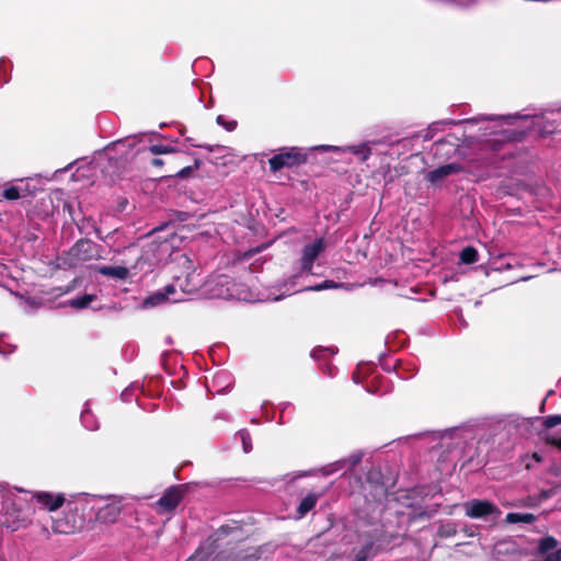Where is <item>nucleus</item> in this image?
Wrapping results in <instances>:
<instances>
[{
  "instance_id": "f257e3e1",
  "label": "nucleus",
  "mask_w": 561,
  "mask_h": 561,
  "mask_svg": "<svg viewBox=\"0 0 561 561\" xmlns=\"http://www.w3.org/2000/svg\"><path fill=\"white\" fill-rule=\"evenodd\" d=\"M118 495H95L81 493L77 496L78 503H84L101 523H114L119 516L123 505Z\"/></svg>"
},
{
  "instance_id": "f03ea898",
  "label": "nucleus",
  "mask_w": 561,
  "mask_h": 561,
  "mask_svg": "<svg viewBox=\"0 0 561 561\" xmlns=\"http://www.w3.org/2000/svg\"><path fill=\"white\" fill-rule=\"evenodd\" d=\"M561 108H547L545 112L537 114H524L518 113L512 115H504V119L508 125H516L518 121L525 122V129H522L527 134V130L536 129L541 136L553 134L557 129L554 121H550L546 117L547 113L559 112Z\"/></svg>"
},
{
  "instance_id": "7ed1b4c3",
  "label": "nucleus",
  "mask_w": 561,
  "mask_h": 561,
  "mask_svg": "<svg viewBox=\"0 0 561 561\" xmlns=\"http://www.w3.org/2000/svg\"><path fill=\"white\" fill-rule=\"evenodd\" d=\"M503 117L504 116H480L469 118L466 121V123L477 124L479 122H488V126H485L484 128L480 127V130H483V136L502 135L503 139L506 140H522L526 136V133L514 128H503L504 125L510 126L504 119H502Z\"/></svg>"
},
{
  "instance_id": "20e7f679",
  "label": "nucleus",
  "mask_w": 561,
  "mask_h": 561,
  "mask_svg": "<svg viewBox=\"0 0 561 561\" xmlns=\"http://www.w3.org/2000/svg\"><path fill=\"white\" fill-rule=\"evenodd\" d=\"M228 534V526H222L218 529L217 538L211 543L201 546L196 552L186 561H255L257 559L256 550L250 549L240 551L237 556L229 559L221 556L213 557V551H209L211 545L219 539L221 535Z\"/></svg>"
},
{
  "instance_id": "39448f33",
  "label": "nucleus",
  "mask_w": 561,
  "mask_h": 561,
  "mask_svg": "<svg viewBox=\"0 0 561 561\" xmlns=\"http://www.w3.org/2000/svg\"><path fill=\"white\" fill-rule=\"evenodd\" d=\"M327 242L323 238H317L311 243L306 244L301 250V257L299 261V270L296 275L290 278L294 284V279L302 275H314L313 265L316 260L324 252Z\"/></svg>"
},
{
  "instance_id": "423d86ee",
  "label": "nucleus",
  "mask_w": 561,
  "mask_h": 561,
  "mask_svg": "<svg viewBox=\"0 0 561 561\" xmlns=\"http://www.w3.org/2000/svg\"><path fill=\"white\" fill-rule=\"evenodd\" d=\"M462 508L466 516L473 519L495 523L501 516V510L489 500H469L462 504Z\"/></svg>"
},
{
  "instance_id": "0eeeda50",
  "label": "nucleus",
  "mask_w": 561,
  "mask_h": 561,
  "mask_svg": "<svg viewBox=\"0 0 561 561\" xmlns=\"http://www.w3.org/2000/svg\"><path fill=\"white\" fill-rule=\"evenodd\" d=\"M307 154L300 148L291 147L280 150L268 160L270 168L273 172L279 171L284 168H293L305 163Z\"/></svg>"
},
{
  "instance_id": "6e6552de",
  "label": "nucleus",
  "mask_w": 561,
  "mask_h": 561,
  "mask_svg": "<svg viewBox=\"0 0 561 561\" xmlns=\"http://www.w3.org/2000/svg\"><path fill=\"white\" fill-rule=\"evenodd\" d=\"M183 497V491L180 486H171L165 490L163 495L154 503V510L158 514L171 513L179 505Z\"/></svg>"
},
{
  "instance_id": "1a4fd4ad",
  "label": "nucleus",
  "mask_w": 561,
  "mask_h": 561,
  "mask_svg": "<svg viewBox=\"0 0 561 561\" xmlns=\"http://www.w3.org/2000/svg\"><path fill=\"white\" fill-rule=\"evenodd\" d=\"M462 170L463 168L460 163L451 162L426 172L424 179L433 186H442L448 176L458 174Z\"/></svg>"
},
{
  "instance_id": "9d476101",
  "label": "nucleus",
  "mask_w": 561,
  "mask_h": 561,
  "mask_svg": "<svg viewBox=\"0 0 561 561\" xmlns=\"http://www.w3.org/2000/svg\"><path fill=\"white\" fill-rule=\"evenodd\" d=\"M558 541L551 536L539 539L537 557L533 561H561V548L557 549Z\"/></svg>"
},
{
  "instance_id": "9b49d317",
  "label": "nucleus",
  "mask_w": 561,
  "mask_h": 561,
  "mask_svg": "<svg viewBox=\"0 0 561 561\" xmlns=\"http://www.w3.org/2000/svg\"><path fill=\"white\" fill-rule=\"evenodd\" d=\"M184 300V291L176 295V285L169 284L162 290H158L147 297L144 301L145 307H154L163 302H178Z\"/></svg>"
},
{
  "instance_id": "f8f14e48",
  "label": "nucleus",
  "mask_w": 561,
  "mask_h": 561,
  "mask_svg": "<svg viewBox=\"0 0 561 561\" xmlns=\"http://www.w3.org/2000/svg\"><path fill=\"white\" fill-rule=\"evenodd\" d=\"M314 150L320 151H334V152H351L359 158L360 161H366L371 154V148L369 142H362L358 145L345 146V147H336L329 145H321L313 148Z\"/></svg>"
},
{
  "instance_id": "ddd939ff",
  "label": "nucleus",
  "mask_w": 561,
  "mask_h": 561,
  "mask_svg": "<svg viewBox=\"0 0 561 561\" xmlns=\"http://www.w3.org/2000/svg\"><path fill=\"white\" fill-rule=\"evenodd\" d=\"M362 459H363V453L355 451V453L351 454L347 458H343V459L336 460L332 463L324 466L321 469V472L323 476H330V474L335 473L343 469L352 470L354 467H356L362 461Z\"/></svg>"
},
{
  "instance_id": "4468645a",
  "label": "nucleus",
  "mask_w": 561,
  "mask_h": 561,
  "mask_svg": "<svg viewBox=\"0 0 561 561\" xmlns=\"http://www.w3.org/2000/svg\"><path fill=\"white\" fill-rule=\"evenodd\" d=\"M34 193L27 181L19 180L15 183H9L2 191L1 196L8 201H16Z\"/></svg>"
},
{
  "instance_id": "2eb2a0df",
  "label": "nucleus",
  "mask_w": 561,
  "mask_h": 561,
  "mask_svg": "<svg viewBox=\"0 0 561 561\" xmlns=\"http://www.w3.org/2000/svg\"><path fill=\"white\" fill-rule=\"evenodd\" d=\"M390 541L378 537L376 540L365 543L355 554L354 561H367L377 556L389 546Z\"/></svg>"
},
{
  "instance_id": "dca6fc26",
  "label": "nucleus",
  "mask_w": 561,
  "mask_h": 561,
  "mask_svg": "<svg viewBox=\"0 0 561 561\" xmlns=\"http://www.w3.org/2000/svg\"><path fill=\"white\" fill-rule=\"evenodd\" d=\"M34 497L36 499L39 505H42L43 507L47 508L50 512L61 507L65 502V496L61 493L53 495L47 492H38L34 495Z\"/></svg>"
},
{
  "instance_id": "f3484780",
  "label": "nucleus",
  "mask_w": 561,
  "mask_h": 561,
  "mask_svg": "<svg viewBox=\"0 0 561 561\" xmlns=\"http://www.w3.org/2000/svg\"><path fill=\"white\" fill-rule=\"evenodd\" d=\"M390 390L388 378L382 375L374 376L367 385V391L375 394H385Z\"/></svg>"
},
{
  "instance_id": "a211bd4d",
  "label": "nucleus",
  "mask_w": 561,
  "mask_h": 561,
  "mask_svg": "<svg viewBox=\"0 0 561 561\" xmlns=\"http://www.w3.org/2000/svg\"><path fill=\"white\" fill-rule=\"evenodd\" d=\"M101 275L124 280L129 276V270L125 266H100L96 268Z\"/></svg>"
},
{
  "instance_id": "6ab92c4d",
  "label": "nucleus",
  "mask_w": 561,
  "mask_h": 561,
  "mask_svg": "<svg viewBox=\"0 0 561 561\" xmlns=\"http://www.w3.org/2000/svg\"><path fill=\"white\" fill-rule=\"evenodd\" d=\"M320 494L309 493L299 503L297 507V518H302L309 513L317 504Z\"/></svg>"
},
{
  "instance_id": "aec40b11",
  "label": "nucleus",
  "mask_w": 561,
  "mask_h": 561,
  "mask_svg": "<svg viewBox=\"0 0 561 561\" xmlns=\"http://www.w3.org/2000/svg\"><path fill=\"white\" fill-rule=\"evenodd\" d=\"M94 244L90 241H78L72 248V254L81 260H90L93 257Z\"/></svg>"
},
{
  "instance_id": "412c9836",
  "label": "nucleus",
  "mask_w": 561,
  "mask_h": 561,
  "mask_svg": "<svg viewBox=\"0 0 561 561\" xmlns=\"http://www.w3.org/2000/svg\"><path fill=\"white\" fill-rule=\"evenodd\" d=\"M537 520V516L531 513H508L505 516V523L507 524H533Z\"/></svg>"
},
{
  "instance_id": "4be33fe9",
  "label": "nucleus",
  "mask_w": 561,
  "mask_h": 561,
  "mask_svg": "<svg viewBox=\"0 0 561 561\" xmlns=\"http://www.w3.org/2000/svg\"><path fill=\"white\" fill-rule=\"evenodd\" d=\"M96 299V296L93 294H84L81 297L73 298L69 300V306L75 309H84L89 307V305Z\"/></svg>"
},
{
  "instance_id": "5701e85b",
  "label": "nucleus",
  "mask_w": 561,
  "mask_h": 561,
  "mask_svg": "<svg viewBox=\"0 0 561 561\" xmlns=\"http://www.w3.org/2000/svg\"><path fill=\"white\" fill-rule=\"evenodd\" d=\"M81 422L83 424V426L89 430V431H95L99 428V423H98V420L95 419V416L91 413V411L89 410V408H85L82 412H81Z\"/></svg>"
},
{
  "instance_id": "b1692460",
  "label": "nucleus",
  "mask_w": 561,
  "mask_h": 561,
  "mask_svg": "<svg viewBox=\"0 0 561 561\" xmlns=\"http://www.w3.org/2000/svg\"><path fill=\"white\" fill-rule=\"evenodd\" d=\"M460 261L465 264H472L478 261V251L473 247H467L460 252Z\"/></svg>"
},
{
  "instance_id": "393cba45",
  "label": "nucleus",
  "mask_w": 561,
  "mask_h": 561,
  "mask_svg": "<svg viewBox=\"0 0 561 561\" xmlns=\"http://www.w3.org/2000/svg\"><path fill=\"white\" fill-rule=\"evenodd\" d=\"M238 436L241 439L243 451L245 454L250 453L252 450V443H251L250 433L247 430H240L238 432Z\"/></svg>"
},
{
  "instance_id": "a878e982",
  "label": "nucleus",
  "mask_w": 561,
  "mask_h": 561,
  "mask_svg": "<svg viewBox=\"0 0 561 561\" xmlns=\"http://www.w3.org/2000/svg\"><path fill=\"white\" fill-rule=\"evenodd\" d=\"M335 354V350L331 348V347H320V348H316L312 351L311 353V356L314 358V359H324L327 358L328 356H332Z\"/></svg>"
},
{
  "instance_id": "bb28decb",
  "label": "nucleus",
  "mask_w": 561,
  "mask_h": 561,
  "mask_svg": "<svg viewBox=\"0 0 561 561\" xmlns=\"http://www.w3.org/2000/svg\"><path fill=\"white\" fill-rule=\"evenodd\" d=\"M41 306H42V302L36 298L28 297V298H25L23 301V310L26 313H31L34 310H37L38 308H41Z\"/></svg>"
},
{
  "instance_id": "cd10ccee",
  "label": "nucleus",
  "mask_w": 561,
  "mask_h": 561,
  "mask_svg": "<svg viewBox=\"0 0 561 561\" xmlns=\"http://www.w3.org/2000/svg\"><path fill=\"white\" fill-rule=\"evenodd\" d=\"M149 151L152 154H168L176 151L175 148L165 145H152L149 147Z\"/></svg>"
},
{
  "instance_id": "c85d7f7f",
  "label": "nucleus",
  "mask_w": 561,
  "mask_h": 561,
  "mask_svg": "<svg viewBox=\"0 0 561 561\" xmlns=\"http://www.w3.org/2000/svg\"><path fill=\"white\" fill-rule=\"evenodd\" d=\"M337 287H340V285L337 283H335L333 280H324L323 283H321L319 285H316L313 287H307L306 289L320 291V290L337 288Z\"/></svg>"
},
{
  "instance_id": "c756f323",
  "label": "nucleus",
  "mask_w": 561,
  "mask_h": 561,
  "mask_svg": "<svg viewBox=\"0 0 561 561\" xmlns=\"http://www.w3.org/2000/svg\"><path fill=\"white\" fill-rule=\"evenodd\" d=\"M542 424L546 428H552L561 424V415H549L542 420Z\"/></svg>"
},
{
  "instance_id": "7c9ffc66",
  "label": "nucleus",
  "mask_w": 561,
  "mask_h": 561,
  "mask_svg": "<svg viewBox=\"0 0 561 561\" xmlns=\"http://www.w3.org/2000/svg\"><path fill=\"white\" fill-rule=\"evenodd\" d=\"M217 123L219 125L224 126L229 131H232L237 126V123L234 121L226 122V119L222 115H219L217 117Z\"/></svg>"
},
{
  "instance_id": "2f4dec72",
  "label": "nucleus",
  "mask_w": 561,
  "mask_h": 561,
  "mask_svg": "<svg viewBox=\"0 0 561 561\" xmlns=\"http://www.w3.org/2000/svg\"><path fill=\"white\" fill-rule=\"evenodd\" d=\"M365 369H368V365H358L357 370L353 374V380L356 383L362 382L360 375L364 373Z\"/></svg>"
},
{
  "instance_id": "473e14b6",
  "label": "nucleus",
  "mask_w": 561,
  "mask_h": 561,
  "mask_svg": "<svg viewBox=\"0 0 561 561\" xmlns=\"http://www.w3.org/2000/svg\"><path fill=\"white\" fill-rule=\"evenodd\" d=\"M135 145V140L133 138H126V139H123V140H118L116 142H114L112 146L113 147H118V146H127L128 148H131L134 147Z\"/></svg>"
},
{
  "instance_id": "72a5a7b5",
  "label": "nucleus",
  "mask_w": 561,
  "mask_h": 561,
  "mask_svg": "<svg viewBox=\"0 0 561 561\" xmlns=\"http://www.w3.org/2000/svg\"><path fill=\"white\" fill-rule=\"evenodd\" d=\"M229 379V376L227 373L225 371H220L218 374L215 375L214 377V382H221V381H225V380H228Z\"/></svg>"
},
{
  "instance_id": "f704fd0d",
  "label": "nucleus",
  "mask_w": 561,
  "mask_h": 561,
  "mask_svg": "<svg viewBox=\"0 0 561 561\" xmlns=\"http://www.w3.org/2000/svg\"><path fill=\"white\" fill-rule=\"evenodd\" d=\"M192 168L191 167H186V168H183L182 170H180L178 173H176V176L178 178H181V179H185L188 176V174L192 172Z\"/></svg>"
},
{
  "instance_id": "c9c22d12",
  "label": "nucleus",
  "mask_w": 561,
  "mask_h": 561,
  "mask_svg": "<svg viewBox=\"0 0 561 561\" xmlns=\"http://www.w3.org/2000/svg\"><path fill=\"white\" fill-rule=\"evenodd\" d=\"M290 294H291V291H290L289 289H286V290L280 291V293H279L278 295H276V296L268 297V299H271V300H273V301H277V300H279V299H282V298H284V297H286V296H288V295H290Z\"/></svg>"
},
{
  "instance_id": "e433bc0d",
  "label": "nucleus",
  "mask_w": 561,
  "mask_h": 561,
  "mask_svg": "<svg viewBox=\"0 0 561 561\" xmlns=\"http://www.w3.org/2000/svg\"><path fill=\"white\" fill-rule=\"evenodd\" d=\"M323 371L329 376V377H333L334 376V367L331 366V365H327L325 368H323Z\"/></svg>"
},
{
  "instance_id": "4c0bfd02",
  "label": "nucleus",
  "mask_w": 561,
  "mask_h": 561,
  "mask_svg": "<svg viewBox=\"0 0 561 561\" xmlns=\"http://www.w3.org/2000/svg\"><path fill=\"white\" fill-rule=\"evenodd\" d=\"M54 531L56 533H68L69 530L65 527H62L59 523H56L54 525Z\"/></svg>"
},
{
  "instance_id": "58836bf2",
  "label": "nucleus",
  "mask_w": 561,
  "mask_h": 561,
  "mask_svg": "<svg viewBox=\"0 0 561 561\" xmlns=\"http://www.w3.org/2000/svg\"><path fill=\"white\" fill-rule=\"evenodd\" d=\"M131 389H126L122 392V398L124 401H128L129 400V393H130Z\"/></svg>"
},
{
  "instance_id": "ea45409f",
  "label": "nucleus",
  "mask_w": 561,
  "mask_h": 561,
  "mask_svg": "<svg viewBox=\"0 0 561 561\" xmlns=\"http://www.w3.org/2000/svg\"><path fill=\"white\" fill-rule=\"evenodd\" d=\"M162 164H163V160L160 158H154L152 160V165H154V167H161Z\"/></svg>"
},
{
  "instance_id": "a19ab883",
  "label": "nucleus",
  "mask_w": 561,
  "mask_h": 561,
  "mask_svg": "<svg viewBox=\"0 0 561 561\" xmlns=\"http://www.w3.org/2000/svg\"><path fill=\"white\" fill-rule=\"evenodd\" d=\"M282 288H285V290H286V289H288L287 284H286V283H285V284H282V285H280V287H278V290H282ZM289 290H290L291 293H295V291H296V290H291V288H289Z\"/></svg>"
},
{
  "instance_id": "79ce46f5",
  "label": "nucleus",
  "mask_w": 561,
  "mask_h": 561,
  "mask_svg": "<svg viewBox=\"0 0 561 561\" xmlns=\"http://www.w3.org/2000/svg\"><path fill=\"white\" fill-rule=\"evenodd\" d=\"M147 260H148V257H147V256H145V255L140 256V257H139V260H138V262H137V265H139L140 263H142V262H145V261H147Z\"/></svg>"
},
{
  "instance_id": "37998d69",
  "label": "nucleus",
  "mask_w": 561,
  "mask_h": 561,
  "mask_svg": "<svg viewBox=\"0 0 561 561\" xmlns=\"http://www.w3.org/2000/svg\"><path fill=\"white\" fill-rule=\"evenodd\" d=\"M397 376H398L399 378H401V379H408V378H409V376H404V375H402L400 371H398V373H397Z\"/></svg>"
},
{
  "instance_id": "c03bdc74",
  "label": "nucleus",
  "mask_w": 561,
  "mask_h": 561,
  "mask_svg": "<svg viewBox=\"0 0 561 561\" xmlns=\"http://www.w3.org/2000/svg\"><path fill=\"white\" fill-rule=\"evenodd\" d=\"M551 443L561 446V439H553Z\"/></svg>"
},
{
  "instance_id": "a18cd8bd",
  "label": "nucleus",
  "mask_w": 561,
  "mask_h": 561,
  "mask_svg": "<svg viewBox=\"0 0 561 561\" xmlns=\"http://www.w3.org/2000/svg\"><path fill=\"white\" fill-rule=\"evenodd\" d=\"M543 407H545V401L541 402V408H540L541 411L543 410Z\"/></svg>"
},
{
  "instance_id": "49530a36",
  "label": "nucleus",
  "mask_w": 561,
  "mask_h": 561,
  "mask_svg": "<svg viewBox=\"0 0 561 561\" xmlns=\"http://www.w3.org/2000/svg\"><path fill=\"white\" fill-rule=\"evenodd\" d=\"M19 527H20V526H19V525H16V526H13V527H12V529H13V530H16Z\"/></svg>"
}]
</instances>
